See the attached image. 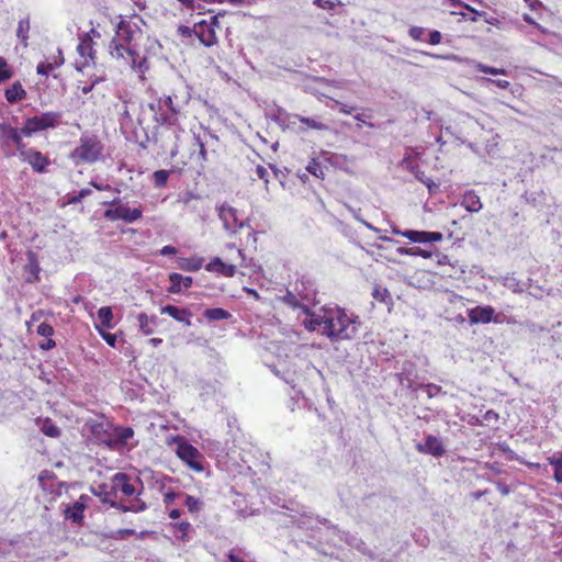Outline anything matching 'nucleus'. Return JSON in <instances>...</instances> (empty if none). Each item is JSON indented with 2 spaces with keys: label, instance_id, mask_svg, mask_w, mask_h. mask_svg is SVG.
<instances>
[{
  "label": "nucleus",
  "instance_id": "nucleus-1",
  "mask_svg": "<svg viewBox=\"0 0 562 562\" xmlns=\"http://www.w3.org/2000/svg\"><path fill=\"white\" fill-rule=\"evenodd\" d=\"M35 134V115L29 116L21 127L12 126L8 122L0 123V147L7 157L19 154L22 161L27 162L35 171V148H26L24 137Z\"/></svg>",
  "mask_w": 562,
  "mask_h": 562
},
{
  "label": "nucleus",
  "instance_id": "nucleus-2",
  "mask_svg": "<svg viewBox=\"0 0 562 562\" xmlns=\"http://www.w3.org/2000/svg\"><path fill=\"white\" fill-rule=\"evenodd\" d=\"M26 262L24 263L23 257L16 256L14 262L16 267L22 263L21 284L18 290V297L15 300V312L19 316L26 315L27 318L24 322L27 333H31L32 325L35 322V310H34V282H35V251L32 248H27Z\"/></svg>",
  "mask_w": 562,
  "mask_h": 562
},
{
  "label": "nucleus",
  "instance_id": "nucleus-3",
  "mask_svg": "<svg viewBox=\"0 0 562 562\" xmlns=\"http://www.w3.org/2000/svg\"><path fill=\"white\" fill-rule=\"evenodd\" d=\"M323 329L322 335L330 341L351 340L358 334L361 322L359 316H349L339 306H323Z\"/></svg>",
  "mask_w": 562,
  "mask_h": 562
},
{
  "label": "nucleus",
  "instance_id": "nucleus-4",
  "mask_svg": "<svg viewBox=\"0 0 562 562\" xmlns=\"http://www.w3.org/2000/svg\"><path fill=\"white\" fill-rule=\"evenodd\" d=\"M284 507L288 510H290L289 514L279 513V515L288 516L290 518V521L289 522L284 521V525L289 526V524H291L293 526H296L299 529L305 530L306 537H307L306 539L293 538L291 540V542L295 547H299L300 542L306 543L311 548L321 552V550L318 549V544L315 543L313 540L319 538L321 528L318 527V525L322 524V525L327 526V528H328L331 526V525H329V521L326 518L321 519L319 517H314L312 514H310L305 510L300 512L299 509H295V508H290L288 506H284Z\"/></svg>",
  "mask_w": 562,
  "mask_h": 562
},
{
  "label": "nucleus",
  "instance_id": "nucleus-5",
  "mask_svg": "<svg viewBox=\"0 0 562 562\" xmlns=\"http://www.w3.org/2000/svg\"><path fill=\"white\" fill-rule=\"evenodd\" d=\"M33 352L34 346L31 338L29 342H25L22 337H19L16 341L7 335L0 334V361L10 362L15 360L32 371L35 359Z\"/></svg>",
  "mask_w": 562,
  "mask_h": 562
},
{
  "label": "nucleus",
  "instance_id": "nucleus-6",
  "mask_svg": "<svg viewBox=\"0 0 562 562\" xmlns=\"http://www.w3.org/2000/svg\"><path fill=\"white\" fill-rule=\"evenodd\" d=\"M184 128L180 125L166 126L160 128H151L146 132V142H151L159 147L158 154H169L173 159L179 154V142Z\"/></svg>",
  "mask_w": 562,
  "mask_h": 562
},
{
  "label": "nucleus",
  "instance_id": "nucleus-7",
  "mask_svg": "<svg viewBox=\"0 0 562 562\" xmlns=\"http://www.w3.org/2000/svg\"><path fill=\"white\" fill-rule=\"evenodd\" d=\"M108 209L103 212V217L110 222L122 221L126 224H133L143 217V209L130 207L128 203H123L121 198L102 203Z\"/></svg>",
  "mask_w": 562,
  "mask_h": 562
},
{
  "label": "nucleus",
  "instance_id": "nucleus-8",
  "mask_svg": "<svg viewBox=\"0 0 562 562\" xmlns=\"http://www.w3.org/2000/svg\"><path fill=\"white\" fill-rule=\"evenodd\" d=\"M103 148L97 135L85 132L80 136L79 145L72 150L71 158L93 164L100 159Z\"/></svg>",
  "mask_w": 562,
  "mask_h": 562
},
{
  "label": "nucleus",
  "instance_id": "nucleus-9",
  "mask_svg": "<svg viewBox=\"0 0 562 562\" xmlns=\"http://www.w3.org/2000/svg\"><path fill=\"white\" fill-rule=\"evenodd\" d=\"M109 52L112 57L116 58H123L124 54L123 52H126V54L131 58V67L134 70H137L142 74L147 71L149 69V64L147 60V57L139 56V54L136 52L134 46H127L126 48L122 43L117 41L116 37H113L109 45Z\"/></svg>",
  "mask_w": 562,
  "mask_h": 562
},
{
  "label": "nucleus",
  "instance_id": "nucleus-10",
  "mask_svg": "<svg viewBox=\"0 0 562 562\" xmlns=\"http://www.w3.org/2000/svg\"><path fill=\"white\" fill-rule=\"evenodd\" d=\"M176 453L179 457V459H181L193 471L202 472L204 470V457L194 446H192L186 439L181 438L179 440Z\"/></svg>",
  "mask_w": 562,
  "mask_h": 562
},
{
  "label": "nucleus",
  "instance_id": "nucleus-11",
  "mask_svg": "<svg viewBox=\"0 0 562 562\" xmlns=\"http://www.w3.org/2000/svg\"><path fill=\"white\" fill-rule=\"evenodd\" d=\"M120 21L115 26V35L119 37V42H124L127 46H132L131 42L134 38L135 34L142 33V29L139 24H145L144 19L138 14H133V18L137 20V22H132L126 20L123 15H120Z\"/></svg>",
  "mask_w": 562,
  "mask_h": 562
},
{
  "label": "nucleus",
  "instance_id": "nucleus-12",
  "mask_svg": "<svg viewBox=\"0 0 562 562\" xmlns=\"http://www.w3.org/2000/svg\"><path fill=\"white\" fill-rule=\"evenodd\" d=\"M225 12H218L211 18V22L202 20L195 23V36L205 47H211L217 42L214 26L218 24L220 16H224Z\"/></svg>",
  "mask_w": 562,
  "mask_h": 562
},
{
  "label": "nucleus",
  "instance_id": "nucleus-13",
  "mask_svg": "<svg viewBox=\"0 0 562 562\" xmlns=\"http://www.w3.org/2000/svg\"><path fill=\"white\" fill-rule=\"evenodd\" d=\"M135 484H138L140 490L144 488L143 482L139 477H135L134 482H132V477L125 472H117L112 476V487L115 497L119 492L125 496H133L135 494L139 496L140 492L136 491Z\"/></svg>",
  "mask_w": 562,
  "mask_h": 562
},
{
  "label": "nucleus",
  "instance_id": "nucleus-14",
  "mask_svg": "<svg viewBox=\"0 0 562 562\" xmlns=\"http://www.w3.org/2000/svg\"><path fill=\"white\" fill-rule=\"evenodd\" d=\"M37 484L41 486L45 496H50L49 501H54L61 494L63 482L58 481L53 471L43 470L37 476Z\"/></svg>",
  "mask_w": 562,
  "mask_h": 562
},
{
  "label": "nucleus",
  "instance_id": "nucleus-15",
  "mask_svg": "<svg viewBox=\"0 0 562 562\" xmlns=\"http://www.w3.org/2000/svg\"><path fill=\"white\" fill-rule=\"evenodd\" d=\"M77 52L83 60H77L75 66L78 71L83 72V70L89 67L90 60L94 64L95 50L92 47L90 33H83L80 36V43L77 46Z\"/></svg>",
  "mask_w": 562,
  "mask_h": 562
},
{
  "label": "nucleus",
  "instance_id": "nucleus-16",
  "mask_svg": "<svg viewBox=\"0 0 562 562\" xmlns=\"http://www.w3.org/2000/svg\"><path fill=\"white\" fill-rule=\"evenodd\" d=\"M467 314L471 325L490 324L492 322L498 323L497 316L495 315V308L491 305H477L472 308H468Z\"/></svg>",
  "mask_w": 562,
  "mask_h": 562
},
{
  "label": "nucleus",
  "instance_id": "nucleus-17",
  "mask_svg": "<svg viewBox=\"0 0 562 562\" xmlns=\"http://www.w3.org/2000/svg\"><path fill=\"white\" fill-rule=\"evenodd\" d=\"M395 376L398 383L407 390L412 392L418 390L419 383H416V379L418 378L417 368L412 361H404L401 371L396 373Z\"/></svg>",
  "mask_w": 562,
  "mask_h": 562
},
{
  "label": "nucleus",
  "instance_id": "nucleus-18",
  "mask_svg": "<svg viewBox=\"0 0 562 562\" xmlns=\"http://www.w3.org/2000/svg\"><path fill=\"white\" fill-rule=\"evenodd\" d=\"M134 437V429L130 426L116 425L113 427V436L104 441L110 449H116L127 445L128 440Z\"/></svg>",
  "mask_w": 562,
  "mask_h": 562
},
{
  "label": "nucleus",
  "instance_id": "nucleus-19",
  "mask_svg": "<svg viewBox=\"0 0 562 562\" xmlns=\"http://www.w3.org/2000/svg\"><path fill=\"white\" fill-rule=\"evenodd\" d=\"M415 448L418 452L435 458L442 457L446 452L442 441L435 435H427L425 441L416 443Z\"/></svg>",
  "mask_w": 562,
  "mask_h": 562
},
{
  "label": "nucleus",
  "instance_id": "nucleus-20",
  "mask_svg": "<svg viewBox=\"0 0 562 562\" xmlns=\"http://www.w3.org/2000/svg\"><path fill=\"white\" fill-rule=\"evenodd\" d=\"M56 53V55L47 57L45 56V59L37 64V75L45 76L47 78L54 69L60 67L64 64L65 59L63 56V50L57 47Z\"/></svg>",
  "mask_w": 562,
  "mask_h": 562
},
{
  "label": "nucleus",
  "instance_id": "nucleus-21",
  "mask_svg": "<svg viewBox=\"0 0 562 562\" xmlns=\"http://www.w3.org/2000/svg\"><path fill=\"white\" fill-rule=\"evenodd\" d=\"M302 312L305 314L303 325L308 331H317L322 335L323 329V307L319 312H313L308 306H302Z\"/></svg>",
  "mask_w": 562,
  "mask_h": 562
},
{
  "label": "nucleus",
  "instance_id": "nucleus-22",
  "mask_svg": "<svg viewBox=\"0 0 562 562\" xmlns=\"http://www.w3.org/2000/svg\"><path fill=\"white\" fill-rule=\"evenodd\" d=\"M168 280L170 285L167 288L168 293L170 294H179L182 292V289H189L192 286L193 279L190 276H182L178 272H171L168 276Z\"/></svg>",
  "mask_w": 562,
  "mask_h": 562
},
{
  "label": "nucleus",
  "instance_id": "nucleus-23",
  "mask_svg": "<svg viewBox=\"0 0 562 562\" xmlns=\"http://www.w3.org/2000/svg\"><path fill=\"white\" fill-rule=\"evenodd\" d=\"M328 529L331 530L334 535L338 536L340 541L346 542L351 548H355L361 553L367 551V543L356 535L342 531L337 526H330Z\"/></svg>",
  "mask_w": 562,
  "mask_h": 562
},
{
  "label": "nucleus",
  "instance_id": "nucleus-24",
  "mask_svg": "<svg viewBox=\"0 0 562 562\" xmlns=\"http://www.w3.org/2000/svg\"><path fill=\"white\" fill-rule=\"evenodd\" d=\"M161 314H167L179 323L191 326L192 313L188 308H181L176 305L167 304L161 306Z\"/></svg>",
  "mask_w": 562,
  "mask_h": 562
},
{
  "label": "nucleus",
  "instance_id": "nucleus-25",
  "mask_svg": "<svg viewBox=\"0 0 562 562\" xmlns=\"http://www.w3.org/2000/svg\"><path fill=\"white\" fill-rule=\"evenodd\" d=\"M407 239L412 243L428 244L441 241L443 236L440 232L416 231L407 233Z\"/></svg>",
  "mask_w": 562,
  "mask_h": 562
},
{
  "label": "nucleus",
  "instance_id": "nucleus-26",
  "mask_svg": "<svg viewBox=\"0 0 562 562\" xmlns=\"http://www.w3.org/2000/svg\"><path fill=\"white\" fill-rule=\"evenodd\" d=\"M205 270L231 278L236 273V266L224 262L220 257H213L210 262L205 265Z\"/></svg>",
  "mask_w": 562,
  "mask_h": 562
},
{
  "label": "nucleus",
  "instance_id": "nucleus-27",
  "mask_svg": "<svg viewBox=\"0 0 562 562\" xmlns=\"http://www.w3.org/2000/svg\"><path fill=\"white\" fill-rule=\"evenodd\" d=\"M63 506V514L65 516V519L70 520L72 524H76L78 526L83 525L85 521V515L82 510V505L77 504L76 502L69 503V504H61Z\"/></svg>",
  "mask_w": 562,
  "mask_h": 562
},
{
  "label": "nucleus",
  "instance_id": "nucleus-28",
  "mask_svg": "<svg viewBox=\"0 0 562 562\" xmlns=\"http://www.w3.org/2000/svg\"><path fill=\"white\" fill-rule=\"evenodd\" d=\"M218 217L223 222V226L226 231H233L232 224L237 223V210L226 203L216 206Z\"/></svg>",
  "mask_w": 562,
  "mask_h": 562
},
{
  "label": "nucleus",
  "instance_id": "nucleus-29",
  "mask_svg": "<svg viewBox=\"0 0 562 562\" xmlns=\"http://www.w3.org/2000/svg\"><path fill=\"white\" fill-rule=\"evenodd\" d=\"M37 428L43 435L49 438L57 439L61 436V429L48 417H37Z\"/></svg>",
  "mask_w": 562,
  "mask_h": 562
},
{
  "label": "nucleus",
  "instance_id": "nucleus-30",
  "mask_svg": "<svg viewBox=\"0 0 562 562\" xmlns=\"http://www.w3.org/2000/svg\"><path fill=\"white\" fill-rule=\"evenodd\" d=\"M61 119L59 112H45L37 115V132L56 127Z\"/></svg>",
  "mask_w": 562,
  "mask_h": 562
},
{
  "label": "nucleus",
  "instance_id": "nucleus-31",
  "mask_svg": "<svg viewBox=\"0 0 562 562\" xmlns=\"http://www.w3.org/2000/svg\"><path fill=\"white\" fill-rule=\"evenodd\" d=\"M153 121L155 122L153 128H160L179 124L178 114L170 113L165 109H162V111L159 113H156V115H153Z\"/></svg>",
  "mask_w": 562,
  "mask_h": 562
},
{
  "label": "nucleus",
  "instance_id": "nucleus-32",
  "mask_svg": "<svg viewBox=\"0 0 562 562\" xmlns=\"http://www.w3.org/2000/svg\"><path fill=\"white\" fill-rule=\"evenodd\" d=\"M461 205L470 213H476L483 207L480 196L474 190H468L464 192Z\"/></svg>",
  "mask_w": 562,
  "mask_h": 562
},
{
  "label": "nucleus",
  "instance_id": "nucleus-33",
  "mask_svg": "<svg viewBox=\"0 0 562 562\" xmlns=\"http://www.w3.org/2000/svg\"><path fill=\"white\" fill-rule=\"evenodd\" d=\"M90 492L94 496L99 497L103 504H109L112 501V498L115 497L112 485L109 486L105 483H101L97 486H91Z\"/></svg>",
  "mask_w": 562,
  "mask_h": 562
},
{
  "label": "nucleus",
  "instance_id": "nucleus-34",
  "mask_svg": "<svg viewBox=\"0 0 562 562\" xmlns=\"http://www.w3.org/2000/svg\"><path fill=\"white\" fill-rule=\"evenodd\" d=\"M26 94L20 81H14L10 87L4 90V97L8 102L14 103L22 100Z\"/></svg>",
  "mask_w": 562,
  "mask_h": 562
},
{
  "label": "nucleus",
  "instance_id": "nucleus-35",
  "mask_svg": "<svg viewBox=\"0 0 562 562\" xmlns=\"http://www.w3.org/2000/svg\"><path fill=\"white\" fill-rule=\"evenodd\" d=\"M203 261L201 257L179 258L178 267L183 271L195 272L202 268Z\"/></svg>",
  "mask_w": 562,
  "mask_h": 562
},
{
  "label": "nucleus",
  "instance_id": "nucleus-36",
  "mask_svg": "<svg viewBox=\"0 0 562 562\" xmlns=\"http://www.w3.org/2000/svg\"><path fill=\"white\" fill-rule=\"evenodd\" d=\"M99 326L102 329H111L114 327L113 324V312L110 306H102L98 310Z\"/></svg>",
  "mask_w": 562,
  "mask_h": 562
},
{
  "label": "nucleus",
  "instance_id": "nucleus-37",
  "mask_svg": "<svg viewBox=\"0 0 562 562\" xmlns=\"http://www.w3.org/2000/svg\"><path fill=\"white\" fill-rule=\"evenodd\" d=\"M413 156L404 155L402 160L398 162V166L412 172L416 180H423L425 172L419 168L417 164L413 162Z\"/></svg>",
  "mask_w": 562,
  "mask_h": 562
},
{
  "label": "nucleus",
  "instance_id": "nucleus-38",
  "mask_svg": "<svg viewBox=\"0 0 562 562\" xmlns=\"http://www.w3.org/2000/svg\"><path fill=\"white\" fill-rule=\"evenodd\" d=\"M293 115L294 114H290L284 109L278 106L276 111L272 114H270V119L284 130L285 127H289L290 124L294 123L291 122Z\"/></svg>",
  "mask_w": 562,
  "mask_h": 562
},
{
  "label": "nucleus",
  "instance_id": "nucleus-39",
  "mask_svg": "<svg viewBox=\"0 0 562 562\" xmlns=\"http://www.w3.org/2000/svg\"><path fill=\"white\" fill-rule=\"evenodd\" d=\"M203 316L210 322H215V321L228 319L232 317V314L225 308L212 307V308H206L203 312Z\"/></svg>",
  "mask_w": 562,
  "mask_h": 562
},
{
  "label": "nucleus",
  "instance_id": "nucleus-40",
  "mask_svg": "<svg viewBox=\"0 0 562 562\" xmlns=\"http://www.w3.org/2000/svg\"><path fill=\"white\" fill-rule=\"evenodd\" d=\"M293 119L297 120L302 124L306 125L308 128L316 130V131H329L328 125L322 123L321 121H318L315 117H308V116H303L300 114H294Z\"/></svg>",
  "mask_w": 562,
  "mask_h": 562
},
{
  "label": "nucleus",
  "instance_id": "nucleus-41",
  "mask_svg": "<svg viewBox=\"0 0 562 562\" xmlns=\"http://www.w3.org/2000/svg\"><path fill=\"white\" fill-rule=\"evenodd\" d=\"M548 462L553 468V479L555 482L562 483V451L549 457Z\"/></svg>",
  "mask_w": 562,
  "mask_h": 562
},
{
  "label": "nucleus",
  "instance_id": "nucleus-42",
  "mask_svg": "<svg viewBox=\"0 0 562 562\" xmlns=\"http://www.w3.org/2000/svg\"><path fill=\"white\" fill-rule=\"evenodd\" d=\"M397 252L400 255H404V256H413V257H422V258H430L432 252L430 250H427V249H423L420 247H400L397 248Z\"/></svg>",
  "mask_w": 562,
  "mask_h": 562
},
{
  "label": "nucleus",
  "instance_id": "nucleus-43",
  "mask_svg": "<svg viewBox=\"0 0 562 562\" xmlns=\"http://www.w3.org/2000/svg\"><path fill=\"white\" fill-rule=\"evenodd\" d=\"M372 297L375 301L382 302L384 304L393 303L390 291L386 288L381 286L380 284L374 285L372 291Z\"/></svg>",
  "mask_w": 562,
  "mask_h": 562
},
{
  "label": "nucleus",
  "instance_id": "nucleus-44",
  "mask_svg": "<svg viewBox=\"0 0 562 562\" xmlns=\"http://www.w3.org/2000/svg\"><path fill=\"white\" fill-rule=\"evenodd\" d=\"M30 31V19H22L19 21L18 29H16V37L19 40L20 44H23V46H26L27 43V33Z\"/></svg>",
  "mask_w": 562,
  "mask_h": 562
},
{
  "label": "nucleus",
  "instance_id": "nucleus-45",
  "mask_svg": "<svg viewBox=\"0 0 562 562\" xmlns=\"http://www.w3.org/2000/svg\"><path fill=\"white\" fill-rule=\"evenodd\" d=\"M171 170L159 169L154 171L153 179L156 188H164L167 186Z\"/></svg>",
  "mask_w": 562,
  "mask_h": 562
},
{
  "label": "nucleus",
  "instance_id": "nucleus-46",
  "mask_svg": "<svg viewBox=\"0 0 562 562\" xmlns=\"http://www.w3.org/2000/svg\"><path fill=\"white\" fill-rule=\"evenodd\" d=\"M13 76V69L9 65L7 58L0 56V83L10 80Z\"/></svg>",
  "mask_w": 562,
  "mask_h": 562
},
{
  "label": "nucleus",
  "instance_id": "nucleus-47",
  "mask_svg": "<svg viewBox=\"0 0 562 562\" xmlns=\"http://www.w3.org/2000/svg\"><path fill=\"white\" fill-rule=\"evenodd\" d=\"M137 321L139 324V329L144 335L148 336L155 331L154 327L149 323V317L147 316L146 313H139L137 315Z\"/></svg>",
  "mask_w": 562,
  "mask_h": 562
},
{
  "label": "nucleus",
  "instance_id": "nucleus-48",
  "mask_svg": "<svg viewBox=\"0 0 562 562\" xmlns=\"http://www.w3.org/2000/svg\"><path fill=\"white\" fill-rule=\"evenodd\" d=\"M496 448L498 451H501L504 454V457L507 461H518L519 460V457L517 456V453L510 449V447L508 446V443L506 441L497 442Z\"/></svg>",
  "mask_w": 562,
  "mask_h": 562
},
{
  "label": "nucleus",
  "instance_id": "nucleus-49",
  "mask_svg": "<svg viewBox=\"0 0 562 562\" xmlns=\"http://www.w3.org/2000/svg\"><path fill=\"white\" fill-rule=\"evenodd\" d=\"M418 390H424L429 398H432L440 393H446L442 391V387L440 385H437L435 383H419Z\"/></svg>",
  "mask_w": 562,
  "mask_h": 562
},
{
  "label": "nucleus",
  "instance_id": "nucleus-50",
  "mask_svg": "<svg viewBox=\"0 0 562 562\" xmlns=\"http://www.w3.org/2000/svg\"><path fill=\"white\" fill-rule=\"evenodd\" d=\"M503 284L515 293H520L524 291L522 283L514 276L505 277Z\"/></svg>",
  "mask_w": 562,
  "mask_h": 562
},
{
  "label": "nucleus",
  "instance_id": "nucleus-51",
  "mask_svg": "<svg viewBox=\"0 0 562 562\" xmlns=\"http://www.w3.org/2000/svg\"><path fill=\"white\" fill-rule=\"evenodd\" d=\"M184 505L190 513L194 514L201 510L203 503L192 495H186Z\"/></svg>",
  "mask_w": 562,
  "mask_h": 562
},
{
  "label": "nucleus",
  "instance_id": "nucleus-52",
  "mask_svg": "<svg viewBox=\"0 0 562 562\" xmlns=\"http://www.w3.org/2000/svg\"><path fill=\"white\" fill-rule=\"evenodd\" d=\"M136 531L134 529L124 528V529H117L112 530L109 533H106V537L114 540H123L130 536H134Z\"/></svg>",
  "mask_w": 562,
  "mask_h": 562
},
{
  "label": "nucleus",
  "instance_id": "nucleus-53",
  "mask_svg": "<svg viewBox=\"0 0 562 562\" xmlns=\"http://www.w3.org/2000/svg\"><path fill=\"white\" fill-rule=\"evenodd\" d=\"M95 329L102 339L110 346L115 347L117 341V335L106 331V329H102L99 325H95Z\"/></svg>",
  "mask_w": 562,
  "mask_h": 562
},
{
  "label": "nucleus",
  "instance_id": "nucleus-54",
  "mask_svg": "<svg viewBox=\"0 0 562 562\" xmlns=\"http://www.w3.org/2000/svg\"><path fill=\"white\" fill-rule=\"evenodd\" d=\"M194 142L199 147V159L203 162L207 161V149H206V143L203 142L200 135H194Z\"/></svg>",
  "mask_w": 562,
  "mask_h": 562
},
{
  "label": "nucleus",
  "instance_id": "nucleus-55",
  "mask_svg": "<svg viewBox=\"0 0 562 562\" xmlns=\"http://www.w3.org/2000/svg\"><path fill=\"white\" fill-rule=\"evenodd\" d=\"M162 109L169 111L170 113L178 114L180 113L179 108L173 103L171 95H166L164 98H159Z\"/></svg>",
  "mask_w": 562,
  "mask_h": 562
},
{
  "label": "nucleus",
  "instance_id": "nucleus-56",
  "mask_svg": "<svg viewBox=\"0 0 562 562\" xmlns=\"http://www.w3.org/2000/svg\"><path fill=\"white\" fill-rule=\"evenodd\" d=\"M282 301L288 304L289 306L293 308H299L302 311V306H305L302 304L299 299L290 291H286L285 295L282 297Z\"/></svg>",
  "mask_w": 562,
  "mask_h": 562
},
{
  "label": "nucleus",
  "instance_id": "nucleus-57",
  "mask_svg": "<svg viewBox=\"0 0 562 562\" xmlns=\"http://www.w3.org/2000/svg\"><path fill=\"white\" fill-rule=\"evenodd\" d=\"M306 170L316 178H324L321 164L316 159H312L306 166Z\"/></svg>",
  "mask_w": 562,
  "mask_h": 562
},
{
  "label": "nucleus",
  "instance_id": "nucleus-58",
  "mask_svg": "<svg viewBox=\"0 0 562 562\" xmlns=\"http://www.w3.org/2000/svg\"><path fill=\"white\" fill-rule=\"evenodd\" d=\"M55 334L54 327L47 323H41L37 325V336L41 337H53Z\"/></svg>",
  "mask_w": 562,
  "mask_h": 562
},
{
  "label": "nucleus",
  "instance_id": "nucleus-59",
  "mask_svg": "<svg viewBox=\"0 0 562 562\" xmlns=\"http://www.w3.org/2000/svg\"><path fill=\"white\" fill-rule=\"evenodd\" d=\"M313 3L316 7L322 8V9H326V10H333L337 5L341 4L340 0H314Z\"/></svg>",
  "mask_w": 562,
  "mask_h": 562
},
{
  "label": "nucleus",
  "instance_id": "nucleus-60",
  "mask_svg": "<svg viewBox=\"0 0 562 562\" xmlns=\"http://www.w3.org/2000/svg\"><path fill=\"white\" fill-rule=\"evenodd\" d=\"M56 347V340L53 337H44L41 341H37V348L43 351H48Z\"/></svg>",
  "mask_w": 562,
  "mask_h": 562
},
{
  "label": "nucleus",
  "instance_id": "nucleus-61",
  "mask_svg": "<svg viewBox=\"0 0 562 562\" xmlns=\"http://www.w3.org/2000/svg\"><path fill=\"white\" fill-rule=\"evenodd\" d=\"M418 181L427 187L429 194H436L439 191V184L436 183L432 179L428 178L426 175L423 176V180Z\"/></svg>",
  "mask_w": 562,
  "mask_h": 562
},
{
  "label": "nucleus",
  "instance_id": "nucleus-62",
  "mask_svg": "<svg viewBox=\"0 0 562 562\" xmlns=\"http://www.w3.org/2000/svg\"><path fill=\"white\" fill-rule=\"evenodd\" d=\"M463 9H465L467 11H469L471 13V16H469L468 19L472 22H476L479 21V19L481 16H486V12L484 11H479L476 9H474L473 7H471L470 4L468 3H464L463 4Z\"/></svg>",
  "mask_w": 562,
  "mask_h": 562
},
{
  "label": "nucleus",
  "instance_id": "nucleus-63",
  "mask_svg": "<svg viewBox=\"0 0 562 562\" xmlns=\"http://www.w3.org/2000/svg\"><path fill=\"white\" fill-rule=\"evenodd\" d=\"M147 505L144 501H142L138 496L133 499L130 504V509L132 513H142L146 510Z\"/></svg>",
  "mask_w": 562,
  "mask_h": 562
},
{
  "label": "nucleus",
  "instance_id": "nucleus-64",
  "mask_svg": "<svg viewBox=\"0 0 562 562\" xmlns=\"http://www.w3.org/2000/svg\"><path fill=\"white\" fill-rule=\"evenodd\" d=\"M49 164V159L37 151V173L45 172Z\"/></svg>",
  "mask_w": 562,
  "mask_h": 562
}]
</instances>
